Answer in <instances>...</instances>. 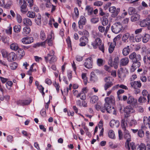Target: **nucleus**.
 Returning <instances> with one entry per match:
<instances>
[{
    "label": "nucleus",
    "instance_id": "9d476101",
    "mask_svg": "<svg viewBox=\"0 0 150 150\" xmlns=\"http://www.w3.org/2000/svg\"><path fill=\"white\" fill-rule=\"evenodd\" d=\"M31 102V100L29 98L27 99L19 100L17 102V104L18 105L24 106L29 104Z\"/></svg>",
    "mask_w": 150,
    "mask_h": 150
},
{
    "label": "nucleus",
    "instance_id": "bf43d9fd",
    "mask_svg": "<svg viewBox=\"0 0 150 150\" xmlns=\"http://www.w3.org/2000/svg\"><path fill=\"white\" fill-rule=\"evenodd\" d=\"M16 19L18 23H21L22 22V18L21 16L19 14H17Z\"/></svg>",
    "mask_w": 150,
    "mask_h": 150
},
{
    "label": "nucleus",
    "instance_id": "5701e85b",
    "mask_svg": "<svg viewBox=\"0 0 150 150\" xmlns=\"http://www.w3.org/2000/svg\"><path fill=\"white\" fill-rule=\"evenodd\" d=\"M124 137L127 139L126 141H130L131 136L128 130H126L124 131Z\"/></svg>",
    "mask_w": 150,
    "mask_h": 150
},
{
    "label": "nucleus",
    "instance_id": "49530a36",
    "mask_svg": "<svg viewBox=\"0 0 150 150\" xmlns=\"http://www.w3.org/2000/svg\"><path fill=\"white\" fill-rule=\"evenodd\" d=\"M142 36L141 35H137L135 36L134 40L137 42H139L141 40Z\"/></svg>",
    "mask_w": 150,
    "mask_h": 150
},
{
    "label": "nucleus",
    "instance_id": "c9c22d12",
    "mask_svg": "<svg viewBox=\"0 0 150 150\" xmlns=\"http://www.w3.org/2000/svg\"><path fill=\"white\" fill-rule=\"evenodd\" d=\"M143 60L145 64H148L150 62V56L148 55H145L143 57Z\"/></svg>",
    "mask_w": 150,
    "mask_h": 150
},
{
    "label": "nucleus",
    "instance_id": "0eeeda50",
    "mask_svg": "<svg viewBox=\"0 0 150 150\" xmlns=\"http://www.w3.org/2000/svg\"><path fill=\"white\" fill-rule=\"evenodd\" d=\"M109 11L112 13V17H115L118 14L120 11V9L119 8L116 9L115 6H111L109 8Z\"/></svg>",
    "mask_w": 150,
    "mask_h": 150
},
{
    "label": "nucleus",
    "instance_id": "7c9ffc66",
    "mask_svg": "<svg viewBox=\"0 0 150 150\" xmlns=\"http://www.w3.org/2000/svg\"><path fill=\"white\" fill-rule=\"evenodd\" d=\"M90 80L91 81H93L94 82L98 80V78L97 76L93 72H91V74Z\"/></svg>",
    "mask_w": 150,
    "mask_h": 150
},
{
    "label": "nucleus",
    "instance_id": "e2e57ef3",
    "mask_svg": "<svg viewBox=\"0 0 150 150\" xmlns=\"http://www.w3.org/2000/svg\"><path fill=\"white\" fill-rule=\"evenodd\" d=\"M53 85L56 88L57 92H59V91L60 86L59 83H56L55 81L53 83Z\"/></svg>",
    "mask_w": 150,
    "mask_h": 150
},
{
    "label": "nucleus",
    "instance_id": "5fc2aeb1",
    "mask_svg": "<svg viewBox=\"0 0 150 150\" xmlns=\"http://www.w3.org/2000/svg\"><path fill=\"white\" fill-rule=\"evenodd\" d=\"M78 33L80 35H85L87 36L89 35L88 32L86 30H83V31H79Z\"/></svg>",
    "mask_w": 150,
    "mask_h": 150
},
{
    "label": "nucleus",
    "instance_id": "4468645a",
    "mask_svg": "<svg viewBox=\"0 0 150 150\" xmlns=\"http://www.w3.org/2000/svg\"><path fill=\"white\" fill-rule=\"evenodd\" d=\"M130 84L134 88H140L142 86V83L140 81H134L130 82Z\"/></svg>",
    "mask_w": 150,
    "mask_h": 150
},
{
    "label": "nucleus",
    "instance_id": "412c9836",
    "mask_svg": "<svg viewBox=\"0 0 150 150\" xmlns=\"http://www.w3.org/2000/svg\"><path fill=\"white\" fill-rule=\"evenodd\" d=\"M10 47L11 50L15 51H17L19 49L18 45L15 42L11 43L10 45Z\"/></svg>",
    "mask_w": 150,
    "mask_h": 150
},
{
    "label": "nucleus",
    "instance_id": "4c0bfd02",
    "mask_svg": "<svg viewBox=\"0 0 150 150\" xmlns=\"http://www.w3.org/2000/svg\"><path fill=\"white\" fill-rule=\"evenodd\" d=\"M76 97L79 98L80 97V99L83 100H84L86 99V94L84 93L81 92L76 96Z\"/></svg>",
    "mask_w": 150,
    "mask_h": 150
},
{
    "label": "nucleus",
    "instance_id": "774afa93",
    "mask_svg": "<svg viewBox=\"0 0 150 150\" xmlns=\"http://www.w3.org/2000/svg\"><path fill=\"white\" fill-rule=\"evenodd\" d=\"M99 19L98 18H93L91 20V22L93 23H96L98 22Z\"/></svg>",
    "mask_w": 150,
    "mask_h": 150
},
{
    "label": "nucleus",
    "instance_id": "8fccbe9b",
    "mask_svg": "<svg viewBox=\"0 0 150 150\" xmlns=\"http://www.w3.org/2000/svg\"><path fill=\"white\" fill-rule=\"evenodd\" d=\"M18 54L21 57H23L25 55L24 50L21 49H19L18 51Z\"/></svg>",
    "mask_w": 150,
    "mask_h": 150
},
{
    "label": "nucleus",
    "instance_id": "0e129e2a",
    "mask_svg": "<svg viewBox=\"0 0 150 150\" xmlns=\"http://www.w3.org/2000/svg\"><path fill=\"white\" fill-rule=\"evenodd\" d=\"M138 134L140 137H142L144 135V132L142 129H139L138 131Z\"/></svg>",
    "mask_w": 150,
    "mask_h": 150
},
{
    "label": "nucleus",
    "instance_id": "b1692460",
    "mask_svg": "<svg viewBox=\"0 0 150 150\" xmlns=\"http://www.w3.org/2000/svg\"><path fill=\"white\" fill-rule=\"evenodd\" d=\"M129 62V59L127 57L122 58L120 60V65L125 66L127 65Z\"/></svg>",
    "mask_w": 150,
    "mask_h": 150
},
{
    "label": "nucleus",
    "instance_id": "ea45409f",
    "mask_svg": "<svg viewBox=\"0 0 150 150\" xmlns=\"http://www.w3.org/2000/svg\"><path fill=\"white\" fill-rule=\"evenodd\" d=\"M13 28L14 32L16 33H18L21 30V27L20 25H15Z\"/></svg>",
    "mask_w": 150,
    "mask_h": 150
},
{
    "label": "nucleus",
    "instance_id": "c85d7f7f",
    "mask_svg": "<svg viewBox=\"0 0 150 150\" xmlns=\"http://www.w3.org/2000/svg\"><path fill=\"white\" fill-rule=\"evenodd\" d=\"M130 51L129 46H127L125 47L122 50V54L124 56H127L129 54Z\"/></svg>",
    "mask_w": 150,
    "mask_h": 150
},
{
    "label": "nucleus",
    "instance_id": "dca6fc26",
    "mask_svg": "<svg viewBox=\"0 0 150 150\" xmlns=\"http://www.w3.org/2000/svg\"><path fill=\"white\" fill-rule=\"evenodd\" d=\"M150 23V19L146 18L141 21L140 25L142 27H145Z\"/></svg>",
    "mask_w": 150,
    "mask_h": 150
},
{
    "label": "nucleus",
    "instance_id": "864d4df0",
    "mask_svg": "<svg viewBox=\"0 0 150 150\" xmlns=\"http://www.w3.org/2000/svg\"><path fill=\"white\" fill-rule=\"evenodd\" d=\"M146 101V98L145 97L142 96L140 97L138 99V101L140 103H145Z\"/></svg>",
    "mask_w": 150,
    "mask_h": 150
},
{
    "label": "nucleus",
    "instance_id": "a878e982",
    "mask_svg": "<svg viewBox=\"0 0 150 150\" xmlns=\"http://www.w3.org/2000/svg\"><path fill=\"white\" fill-rule=\"evenodd\" d=\"M146 149L145 145L142 143L140 145H137L135 146V150H145Z\"/></svg>",
    "mask_w": 150,
    "mask_h": 150
},
{
    "label": "nucleus",
    "instance_id": "37998d69",
    "mask_svg": "<svg viewBox=\"0 0 150 150\" xmlns=\"http://www.w3.org/2000/svg\"><path fill=\"white\" fill-rule=\"evenodd\" d=\"M30 29L28 27H25L23 29V33L24 34H27L30 33Z\"/></svg>",
    "mask_w": 150,
    "mask_h": 150
},
{
    "label": "nucleus",
    "instance_id": "13d9d810",
    "mask_svg": "<svg viewBox=\"0 0 150 150\" xmlns=\"http://www.w3.org/2000/svg\"><path fill=\"white\" fill-rule=\"evenodd\" d=\"M18 67V64H17L15 62H14L12 63L10 65V67L11 69L14 70L16 69V68Z\"/></svg>",
    "mask_w": 150,
    "mask_h": 150
},
{
    "label": "nucleus",
    "instance_id": "f704fd0d",
    "mask_svg": "<svg viewBox=\"0 0 150 150\" xmlns=\"http://www.w3.org/2000/svg\"><path fill=\"white\" fill-rule=\"evenodd\" d=\"M134 110L129 106H127L124 109V111L127 114H129L131 112H133Z\"/></svg>",
    "mask_w": 150,
    "mask_h": 150
},
{
    "label": "nucleus",
    "instance_id": "2eb2a0df",
    "mask_svg": "<svg viewBox=\"0 0 150 150\" xmlns=\"http://www.w3.org/2000/svg\"><path fill=\"white\" fill-rule=\"evenodd\" d=\"M33 39L32 37H25L22 40V42L25 44H29L33 42Z\"/></svg>",
    "mask_w": 150,
    "mask_h": 150
},
{
    "label": "nucleus",
    "instance_id": "6ab92c4d",
    "mask_svg": "<svg viewBox=\"0 0 150 150\" xmlns=\"http://www.w3.org/2000/svg\"><path fill=\"white\" fill-rule=\"evenodd\" d=\"M105 104H110L114 103V98L113 96H110L109 97H106L105 98Z\"/></svg>",
    "mask_w": 150,
    "mask_h": 150
},
{
    "label": "nucleus",
    "instance_id": "de8ad7c7",
    "mask_svg": "<svg viewBox=\"0 0 150 150\" xmlns=\"http://www.w3.org/2000/svg\"><path fill=\"white\" fill-rule=\"evenodd\" d=\"M40 38L42 40H44L46 39V36L45 33L43 30H42L40 32Z\"/></svg>",
    "mask_w": 150,
    "mask_h": 150
},
{
    "label": "nucleus",
    "instance_id": "20e7f679",
    "mask_svg": "<svg viewBox=\"0 0 150 150\" xmlns=\"http://www.w3.org/2000/svg\"><path fill=\"white\" fill-rule=\"evenodd\" d=\"M84 67L88 69H91L93 66V59L92 57H89L86 59L84 63Z\"/></svg>",
    "mask_w": 150,
    "mask_h": 150
},
{
    "label": "nucleus",
    "instance_id": "69168bd1",
    "mask_svg": "<svg viewBox=\"0 0 150 150\" xmlns=\"http://www.w3.org/2000/svg\"><path fill=\"white\" fill-rule=\"evenodd\" d=\"M12 28L10 25L8 28L6 30V32L7 34L11 35L12 34Z\"/></svg>",
    "mask_w": 150,
    "mask_h": 150
},
{
    "label": "nucleus",
    "instance_id": "f257e3e1",
    "mask_svg": "<svg viewBox=\"0 0 150 150\" xmlns=\"http://www.w3.org/2000/svg\"><path fill=\"white\" fill-rule=\"evenodd\" d=\"M54 54L55 52L53 50L49 51L47 55L44 57L46 63L49 62L50 64H52L57 61V58Z\"/></svg>",
    "mask_w": 150,
    "mask_h": 150
},
{
    "label": "nucleus",
    "instance_id": "aec40b11",
    "mask_svg": "<svg viewBox=\"0 0 150 150\" xmlns=\"http://www.w3.org/2000/svg\"><path fill=\"white\" fill-rule=\"evenodd\" d=\"M7 59L9 62H13L16 59L15 54L13 52L9 53L7 57Z\"/></svg>",
    "mask_w": 150,
    "mask_h": 150
},
{
    "label": "nucleus",
    "instance_id": "cd10ccee",
    "mask_svg": "<svg viewBox=\"0 0 150 150\" xmlns=\"http://www.w3.org/2000/svg\"><path fill=\"white\" fill-rule=\"evenodd\" d=\"M106 16H103L101 18L102 25H106L108 24V20Z\"/></svg>",
    "mask_w": 150,
    "mask_h": 150
},
{
    "label": "nucleus",
    "instance_id": "f03ea898",
    "mask_svg": "<svg viewBox=\"0 0 150 150\" xmlns=\"http://www.w3.org/2000/svg\"><path fill=\"white\" fill-rule=\"evenodd\" d=\"M122 27L120 22L114 23L111 27V30L112 32L117 34L120 32L122 29Z\"/></svg>",
    "mask_w": 150,
    "mask_h": 150
},
{
    "label": "nucleus",
    "instance_id": "3c124183",
    "mask_svg": "<svg viewBox=\"0 0 150 150\" xmlns=\"http://www.w3.org/2000/svg\"><path fill=\"white\" fill-rule=\"evenodd\" d=\"M81 76L85 84L86 85L87 84L88 81L86 74L85 73H82V74Z\"/></svg>",
    "mask_w": 150,
    "mask_h": 150
},
{
    "label": "nucleus",
    "instance_id": "f3484780",
    "mask_svg": "<svg viewBox=\"0 0 150 150\" xmlns=\"http://www.w3.org/2000/svg\"><path fill=\"white\" fill-rule=\"evenodd\" d=\"M120 125V122L118 120H112L110 122V126L112 127H118Z\"/></svg>",
    "mask_w": 150,
    "mask_h": 150
},
{
    "label": "nucleus",
    "instance_id": "39448f33",
    "mask_svg": "<svg viewBox=\"0 0 150 150\" xmlns=\"http://www.w3.org/2000/svg\"><path fill=\"white\" fill-rule=\"evenodd\" d=\"M127 103L128 104L131 105L133 107H136L137 105V100L134 98L130 94H129L128 98L127 100Z\"/></svg>",
    "mask_w": 150,
    "mask_h": 150
},
{
    "label": "nucleus",
    "instance_id": "ddd939ff",
    "mask_svg": "<svg viewBox=\"0 0 150 150\" xmlns=\"http://www.w3.org/2000/svg\"><path fill=\"white\" fill-rule=\"evenodd\" d=\"M80 41L79 45L81 46H84L88 42V40L87 36H83L80 39Z\"/></svg>",
    "mask_w": 150,
    "mask_h": 150
},
{
    "label": "nucleus",
    "instance_id": "f8f14e48",
    "mask_svg": "<svg viewBox=\"0 0 150 150\" xmlns=\"http://www.w3.org/2000/svg\"><path fill=\"white\" fill-rule=\"evenodd\" d=\"M54 34L52 32H51L50 33V35L48 36L47 38L45 41H46V42L47 41V44L49 46H51L52 45V41L54 40Z\"/></svg>",
    "mask_w": 150,
    "mask_h": 150
},
{
    "label": "nucleus",
    "instance_id": "473e14b6",
    "mask_svg": "<svg viewBox=\"0 0 150 150\" xmlns=\"http://www.w3.org/2000/svg\"><path fill=\"white\" fill-rule=\"evenodd\" d=\"M104 107L105 108L107 112L108 113L112 112V108L110 104H104Z\"/></svg>",
    "mask_w": 150,
    "mask_h": 150
},
{
    "label": "nucleus",
    "instance_id": "bb28decb",
    "mask_svg": "<svg viewBox=\"0 0 150 150\" xmlns=\"http://www.w3.org/2000/svg\"><path fill=\"white\" fill-rule=\"evenodd\" d=\"M118 87H119L125 90H127L128 89L127 87L123 84H121L120 85L117 84L113 86L112 88V90H115V89H117L118 88Z\"/></svg>",
    "mask_w": 150,
    "mask_h": 150
},
{
    "label": "nucleus",
    "instance_id": "79ce46f5",
    "mask_svg": "<svg viewBox=\"0 0 150 150\" xmlns=\"http://www.w3.org/2000/svg\"><path fill=\"white\" fill-rule=\"evenodd\" d=\"M99 15L101 16H106L107 17H108L109 16L108 13H105L104 12L103 9L101 8H100L99 9Z\"/></svg>",
    "mask_w": 150,
    "mask_h": 150
},
{
    "label": "nucleus",
    "instance_id": "338daca9",
    "mask_svg": "<svg viewBox=\"0 0 150 150\" xmlns=\"http://www.w3.org/2000/svg\"><path fill=\"white\" fill-rule=\"evenodd\" d=\"M94 6H101L103 4V2L101 1H98L94 3Z\"/></svg>",
    "mask_w": 150,
    "mask_h": 150
},
{
    "label": "nucleus",
    "instance_id": "4d7b16f0",
    "mask_svg": "<svg viewBox=\"0 0 150 150\" xmlns=\"http://www.w3.org/2000/svg\"><path fill=\"white\" fill-rule=\"evenodd\" d=\"M123 68H121L118 71V76L120 78H122L124 76V73L123 72Z\"/></svg>",
    "mask_w": 150,
    "mask_h": 150
},
{
    "label": "nucleus",
    "instance_id": "a18cd8bd",
    "mask_svg": "<svg viewBox=\"0 0 150 150\" xmlns=\"http://www.w3.org/2000/svg\"><path fill=\"white\" fill-rule=\"evenodd\" d=\"M128 13L129 15L134 14L136 12L135 9L133 7H130L128 9Z\"/></svg>",
    "mask_w": 150,
    "mask_h": 150
},
{
    "label": "nucleus",
    "instance_id": "58836bf2",
    "mask_svg": "<svg viewBox=\"0 0 150 150\" xmlns=\"http://www.w3.org/2000/svg\"><path fill=\"white\" fill-rule=\"evenodd\" d=\"M108 135L109 138L111 139H115V135L114 131L112 130H110L108 132Z\"/></svg>",
    "mask_w": 150,
    "mask_h": 150
},
{
    "label": "nucleus",
    "instance_id": "1a4fd4ad",
    "mask_svg": "<svg viewBox=\"0 0 150 150\" xmlns=\"http://www.w3.org/2000/svg\"><path fill=\"white\" fill-rule=\"evenodd\" d=\"M94 40L92 42L91 45L94 49H96L98 45L102 42V40L100 38L94 36Z\"/></svg>",
    "mask_w": 150,
    "mask_h": 150
},
{
    "label": "nucleus",
    "instance_id": "e433bc0d",
    "mask_svg": "<svg viewBox=\"0 0 150 150\" xmlns=\"http://www.w3.org/2000/svg\"><path fill=\"white\" fill-rule=\"evenodd\" d=\"M98 100V98L96 96H93L91 97L90 102L92 104H94Z\"/></svg>",
    "mask_w": 150,
    "mask_h": 150
},
{
    "label": "nucleus",
    "instance_id": "052dcab7",
    "mask_svg": "<svg viewBox=\"0 0 150 150\" xmlns=\"http://www.w3.org/2000/svg\"><path fill=\"white\" fill-rule=\"evenodd\" d=\"M133 66H135L137 68L139 67L141 65V63L139 61L133 62Z\"/></svg>",
    "mask_w": 150,
    "mask_h": 150
},
{
    "label": "nucleus",
    "instance_id": "a211bd4d",
    "mask_svg": "<svg viewBox=\"0 0 150 150\" xmlns=\"http://www.w3.org/2000/svg\"><path fill=\"white\" fill-rule=\"evenodd\" d=\"M121 126L122 130L124 131L128 130L127 129V128L128 127L127 122L125 119H122V120L121 122Z\"/></svg>",
    "mask_w": 150,
    "mask_h": 150
},
{
    "label": "nucleus",
    "instance_id": "c03bdc74",
    "mask_svg": "<svg viewBox=\"0 0 150 150\" xmlns=\"http://www.w3.org/2000/svg\"><path fill=\"white\" fill-rule=\"evenodd\" d=\"M130 36V34L129 33H126L122 37V40L124 42H125L127 40Z\"/></svg>",
    "mask_w": 150,
    "mask_h": 150
},
{
    "label": "nucleus",
    "instance_id": "72a5a7b5",
    "mask_svg": "<svg viewBox=\"0 0 150 150\" xmlns=\"http://www.w3.org/2000/svg\"><path fill=\"white\" fill-rule=\"evenodd\" d=\"M104 107L105 108L107 112L108 113L112 112V108L110 104H104Z\"/></svg>",
    "mask_w": 150,
    "mask_h": 150
},
{
    "label": "nucleus",
    "instance_id": "4be33fe9",
    "mask_svg": "<svg viewBox=\"0 0 150 150\" xmlns=\"http://www.w3.org/2000/svg\"><path fill=\"white\" fill-rule=\"evenodd\" d=\"M23 23L25 25L31 26L32 25L31 21L30 19L27 18H24L23 19Z\"/></svg>",
    "mask_w": 150,
    "mask_h": 150
},
{
    "label": "nucleus",
    "instance_id": "603ef678",
    "mask_svg": "<svg viewBox=\"0 0 150 150\" xmlns=\"http://www.w3.org/2000/svg\"><path fill=\"white\" fill-rule=\"evenodd\" d=\"M104 61L101 59H98L97 60V64L99 67L102 66L104 64Z\"/></svg>",
    "mask_w": 150,
    "mask_h": 150
},
{
    "label": "nucleus",
    "instance_id": "7ed1b4c3",
    "mask_svg": "<svg viewBox=\"0 0 150 150\" xmlns=\"http://www.w3.org/2000/svg\"><path fill=\"white\" fill-rule=\"evenodd\" d=\"M19 4L21 5L20 10L23 14H25L28 11L26 3L24 0H19Z\"/></svg>",
    "mask_w": 150,
    "mask_h": 150
},
{
    "label": "nucleus",
    "instance_id": "2f4dec72",
    "mask_svg": "<svg viewBox=\"0 0 150 150\" xmlns=\"http://www.w3.org/2000/svg\"><path fill=\"white\" fill-rule=\"evenodd\" d=\"M150 39V35L149 34L146 33L142 37V42L143 43H146Z\"/></svg>",
    "mask_w": 150,
    "mask_h": 150
},
{
    "label": "nucleus",
    "instance_id": "09e8293b",
    "mask_svg": "<svg viewBox=\"0 0 150 150\" xmlns=\"http://www.w3.org/2000/svg\"><path fill=\"white\" fill-rule=\"evenodd\" d=\"M113 80V79L112 77L110 76L106 77L104 79L105 81L106 82V83H112V82Z\"/></svg>",
    "mask_w": 150,
    "mask_h": 150
},
{
    "label": "nucleus",
    "instance_id": "6e6d98bb",
    "mask_svg": "<svg viewBox=\"0 0 150 150\" xmlns=\"http://www.w3.org/2000/svg\"><path fill=\"white\" fill-rule=\"evenodd\" d=\"M115 45L114 44H112V43L111 44L108 49L109 52L110 53H112L113 52L114 49Z\"/></svg>",
    "mask_w": 150,
    "mask_h": 150
},
{
    "label": "nucleus",
    "instance_id": "393cba45",
    "mask_svg": "<svg viewBox=\"0 0 150 150\" xmlns=\"http://www.w3.org/2000/svg\"><path fill=\"white\" fill-rule=\"evenodd\" d=\"M85 10L87 11L88 15H91L93 13V9L92 7L90 6H87L85 8Z\"/></svg>",
    "mask_w": 150,
    "mask_h": 150
},
{
    "label": "nucleus",
    "instance_id": "c756f323",
    "mask_svg": "<svg viewBox=\"0 0 150 150\" xmlns=\"http://www.w3.org/2000/svg\"><path fill=\"white\" fill-rule=\"evenodd\" d=\"M139 18V15L137 14H134L131 17V21L132 22H135L138 20Z\"/></svg>",
    "mask_w": 150,
    "mask_h": 150
},
{
    "label": "nucleus",
    "instance_id": "9b49d317",
    "mask_svg": "<svg viewBox=\"0 0 150 150\" xmlns=\"http://www.w3.org/2000/svg\"><path fill=\"white\" fill-rule=\"evenodd\" d=\"M86 22V18L83 16H81L78 22L79 27V28L82 29L83 27V25H85Z\"/></svg>",
    "mask_w": 150,
    "mask_h": 150
},
{
    "label": "nucleus",
    "instance_id": "423d86ee",
    "mask_svg": "<svg viewBox=\"0 0 150 150\" xmlns=\"http://www.w3.org/2000/svg\"><path fill=\"white\" fill-rule=\"evenodd\" d=\"M129 59L132 60L133 62H135L141 60V57L140 54H137L135 52H133L129 56Z\"/></svg>",
    "mask_w": 150,
    "mask_h": 150
},
{
    "label": "nucleus",
    "instance_id": "a19ab883",
    "mask_svg": "<svg viewBox=\"0 0 150 150\" xmlns=\"http://www.w3.org/2000/svg\"><path fill=\"white\" fill-rule=\"evenodd\" d=\"M27 16L29 18H34L35 16V12L32 11H28L26 14Z\"/></svg>",
    "mask_w": 150,
    "mask_h": 150
},
{
    "label": "nucleus",
    "instance_id": "680f3d73",
    "mask_svg": "<svg viewBox=\"0 0 150 150\" xmlns=\"http://www.w3.org/2000/svg\"><path fill=\"white\" fill-rule=\"evenodd\" d=\"M112 85V83H105L104 86L105 90H106L108 88L111 87Z\"/></svg>",
    "mask_w": 150,
    "mask_h": 150
},
{
    "label": "nucleus",
    "instance_id": "6e6552de",
    "mask_svg": "<svg viewBox=\"0 0 150 150\" xmlns=\"http://www.w3.org/2000/svg\"><path fill=\"white\" fill-rule=\"evenodd\" d=\"M119 58L116 57L115 58L113 62L112 58H110L109 61V64H110L111 67H113L115 69H117L118 68L119 63Z\"/></svg>",
    "mask_w": 150,
    "mask_h": 150
}]
</instances>
